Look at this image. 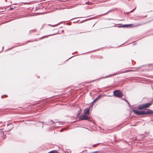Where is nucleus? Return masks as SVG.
<instances>
[{
  "mask_svg": "<svg viewBox=\"0 0 153 153\" xmlns=\"http://www.w3.org/2000/svg\"><path fill=\"white\" fill-rule=\"evenodd\" d=\"M113 93L115 96L119 97H121L123 96V95L120 92V91L118 90L114 91Z\"/></svg>",
  "mask_w": 153,
  "mask_h": 153,
  "instance_id": "obj_2",
  "label": "nucleus"
},
{
  "mask_svg": "<svg viewBox=\"0 0 153 153\" xmlns=\"http://www.w3.org/2000/svg\"><path fill=\"white\" fill-rule=\"evenodd\" d=\"M135 8L134 10L130 11V12H133L134 11V10H135Z\"/></svg>",
  "mask_w": 153,
  "mask_h": 153,
  "instance_id": "obj_11",
  "label": "nucleus"
},
{
  "mask_svg": "<svg viewBox=\"0 0 153 153\" xmlns=\"http://www.w3.org/2000/svg\"><path fill=\"white\" fill-rule=\"evenodd\" d=\"M133 111L138 115H144V111H140L137 110H133Z\"/></svg>",
  "mask_w": 153,
  "mask_h": 153,
  "instance_id": "obj_4",
  "label": "nucleus"
},
{
  "mask_svg": "<svg viewBox=\"0 0 153 153\" xmlns=\"http://www.w3.org/2000/svg\"><path fill=\"white\" fill-rule=\"evenodd\" d=\"M4 134V132H1V134Z\"/></svg>",
  "mask_w": 153,
  "mask_h": 153,
  "instance_id": "obj_13",
  "label": "nucleus"
},
{
  "mask_svg": "<svg viewBox=\"0 0 153 153\" xmlns=\"http://www.w3.org/2000/svg\"><path fill=\"white\" fill-rule=\"evenodd\" d=\"M10 9H13V8H10Z\"/></svg>",
  "mask_w": 153,
  "mask_h": 153,
  "instance_id": "obj_18",
  "label": "nucleus"
},
{
  "mask_svg": "<svg viewBox=\"0 0 153 153\" xmlns=\"http://www.w3.org/2000/svg\"><path fill=\"white\" fill-rule=\"evenodd\" d=\"M97 152H94L93 153H97Z\"/></svg>",
  "mask_w": 153,
  "mask_h": 153,
  "instance_id": "obj_15",
  "label": "nucleus"
},
{
  "mask_svg": "<svg viewBox=\"0 0 153 153\" xmlns=\"http://www.w3.org/2000/svg\"><path fill=\"white\" fill-rule=\"evenodd\" d=\"M144 111V114H153V110L149 109H148L146 111Z\"/></svg>",
  "mask_w": 153,
  "mask_h": 153,
  "instance_id": "obj_3",
  "label": "nucleus"
},
{
  "mask_svg": "<svg viewBox=\"0 0 153 153\" xmlns=\"http://www.w3.org/2000/svg\"><path fill=\"white\" fill-rule=\"evenodd\" d=\"M79 113H77V117H78L79 116Z\"/></svg>",
  "mask_w": 153,
  "mask_h": 153,
  "instance_id": "obj_12",
  "label": "nucleus"
},
{
  "mask_svg": "<svg viewBox=\"0 0 153 153\" xmlns=\"http://www.w3.org/2000/svg\"><path fill=\"white\" fill-rule=\"evenodd\" d=\"M65 129V128H63L62 129L60 130V132H62V131H63Z\"/></svg>",
  "mask_w": 153,
  "mask_h": 153,
  "instance_id": "obj_10",
  "label": "nucleus"
},
{
  "mask_svg": "<svg viewBox=\"0 0 153 153\" xmlns=\"http://www.w3.org/2000/svg\"><path fill=\"white\" fill-rule=\"evenodd\" d=\"M95 145H94L93 146V147H94L95 146Z\"/></svg>",
  "mask_w": 153,
  "mask_h": 153,
  "instance_id": "obj_16",
  "label": "nucleus"
},
{
  "mask_svg": "<svg viewBox=\"0 0 153 153\" xmlns=\"http://www.w3.org/2000/svg\"><path fill=\"white\" fill-rule=\"evenodd\" d=\"M126 101L127 102H128V104L129 105H130V104H129V103L128 102V101Z\"/></svg>",
  "mask_w": 153,
  "mask_h": 153,
  "instance_id": "obj_14",
  "label": "nucleus"
},
{
  "mask_svg": "<svg viewBox=\"0 0 153 153\" xmlns=\"http://www.w3.org/2000/svg\"><path fill=\"white\" fill-rule=\"evenodd\" d=\"M79 118L81 120H87L88 118V117L85 114H83L80 116Z\"/></svg>",
  "mask_w": 153,
  "mask_h": 153,
  "instance_id": "obj_5",
  "label": "nucleus"
},
{
  "mask_svg": "<svg viewBox=\"0 0 153 153\" xmlns=\"http://www.w3.org/2000/svg\"><path fill=\"white\" fill-rule=\"evenodd\" d=\"M101 96L100 95H99L98 96V97L96 98L95 100H94V101H97V100L99 98H100V97Z\"/></svg>",
  "mask_w": 153,
  "mask_h": 153,
  "instance_id": "obj_9",
  "label": "nucleus"
},
{
  "mask_svg": "<svg viewBox=\"0 0 153 153\" xmlns=\"http://www.w3.org/2000/svg\"><path fill=\"white\" fill-rule=\"evenodd\" d=\"M131 25V24H130V25H127V26H130V25ZM126 25H121V26H119V27H126Z\"/></svg>",
  "mask_w": 153,
  "mask_h": 153,
  "instance_id": "obj_8",
  "label": "nucleus"
},
{
  "mask_svg": "<svg viewBox=\"0 0 153 153\" xmlns=\"http://www.w3.org/2000/svg\"><path fill=\"white\" fill-rule=\"evenodd\" d=\"M152 103H148L142 104L139 105L137 108L139 110H142L149 108L152 105Z\"/></svg>",
  "mask_w": 153,
  "mask_h": 153,
  "instance_id": "obj_1",
  "label": "nucleus"
},
{
  "mask_svg": "<svg viewBox=\"0 0 153 153\" xmlns=\"http://www.w3.org/2000/svg\"><path fill=\"white\" fill-rule=\"evenodd\" d=\"M84 113L87 114H88L89 113V109L87 108L86 109H84L83 111Z\"/></svg>",
  "mask_w": 153,
  "mask_h": 153,
  "instance_id": "obj_6",
  "label": "nucleus"
},
{
  "mask_svg": "<svg viewBox=\"0 0 153 153\" xmlns=\"http://www.w3.org/2000/svg\"><path fill=\"white\" fill-rule=\"evenodd\" d=\"M94 101V100L93 101V102H95V101Z\"/></svg>",
  "mask_w": 153,
  "mask_h": 153,
  "instance_id": "obj_17",
  "label": "nucleus"
},
{
  "mask_svg": "<svg viewBox=\"0 0 153 153\" xmlns=\"http://www.w3.org/2000/svg\"><path fill=\"white\" fill-rule=\"evenodd\" d=\"M57 152H58L57 151L54 150H53V151H51L48 152V153H57Z\"/></svg>",
  "mask_w": 153,
  "mask_h": 153,
  "instance_id": "obj_7",
  "label": "nucleus"
}]
</instances>
